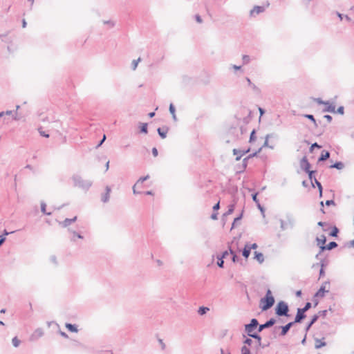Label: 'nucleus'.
Returning a JSON list of instances; mask_svg holds the SVG:
<instances>
[{
    "label": "nucleus",
    "instance_id": "f257e3e1",
    "mask_svg": "<svg viewBox=\"0 0 354 354\" xmlns=\"http://www.w3.org/2000/svg\"><path fill=\"white\" fill-rule=\"evenodd\" d=\"M74 186L78 187L85 191L88 190L93 183L89 180H84L79 175H74L72 177Z\"/></svg>",
    "mask_w": 354,
    "mask_h": 354
},
{
    "label": "nucleus",
    "instance_id": "f03ea898",
    "mask_svg": "<svg viewBox=\"0 0 354 354\" xmlns=\"http://www.w3.org/2000/svg\"><path fill=\"white\" fill-rule=\"evenodd\" d=\"M275 314L278 317H289V306L288 304L283 301H280L277 303L275 308Z\"/></svg>",
    "mask_w": 354,
    "mask_h": 354
},
{
    "label": "nucleus",
    "instance_id": "7ed1b4c3",
    "mask_svg": "<svg viewBox=\"0 0 354 354\" xmlns=\"http://www.w3.org/2000/svg\"><path fill=\"white\" fill-rule=\"evenodd\" d=\"M261 302L263 304L261 306V309L263 311L270 309L274 305V298L272 295V292L270 289L267 290L266 296L261 299Z\"/></svg>",
    "mask_w": 354,
    "mask_h": 354
},
{
    "label": "nucleus",
    "instance_id": "20e7f679",
    "mask_svg": "<svg viewBox=\"0 0 354 354\" xmlns=\"http://www.w3.org/2000/svg\"><path fill=\"white\" fill-rule=\"evenodd\" d=\"M286 221L283 219H279L280 228L282 231H284L288 228H293L295 224V220L292 214H286Z\"/></svg>",
    "mask_w": 354,
    "mask_h": 354
},
{
    "label": "nucleus",
    "instance_id": "39448f33",
    "mask_svg": "<svg viewBox=\"0 0 354 354\" xmlns=\"http://www.w3.org/2000/svg\"><path fill=\"white\" fill-rule=\"evenodd\" d=\"M259 322L256 318H252L249 324H245V333L249 337L254 334V330H258Z\"/></svg>",
    "mask_w": 354,
    "mask_h": 354
},
{
    "label": "nucleus",
    "instance_id": "423d86ee",
    "mask_svg": "<svg viewBox=\"0 0 354 354\" xmlns=\"http://www.w3.org/2000/svg\"><path fill=\"white\" fill-rule=\"evenodd\" d=\"M237 128L238 127H231L227 131V136L232 141L242 140L241 135H240L239 132L236 131Z\"/></svg>",
    "mask_w": 354,
    "mask_h": 354
},
{
    "label": "nucleus",
    "instance_id": "0eeeda50",
    "mask_svg": "<svg viewBox=\"0 0 354 354\" xmlns=\"http://www.w3.org/2000/svg\"><path fill=\"white\" fill-rule=\"evenodd\" d=\"M68 232L70 234V241L71 242L77 243V239H83L84 236L78 232L73 230L72 228H68Z\"/></svg>",
    "mask_w": 354,
    "mask_h": 354
},
{
    "label": "nucleus",
    "instance_id": "6e6552de",
    "mask_svg": "<svg viewBox=\"0 0 354 354\" xmlns=\"http://www.w3.org/2000/svg\"><path fill=\"white\" fill-rule=\"evenodd\" d=\"M277 320L274 318H270L268 321H266L264 324H259L258 326V332L261 333L266 328H268L272 327L275 323Z\"/></svg>",
    "mask_w": 354,
    "mask_h": 354
},
{
    "label": "nucleus",
    "instance_id": "1a4fd4ad",
    "mask_svg": "<svg viewBox=\"0 0 354 354\" xmlns=\"http://www.w3.org/2000/svg\"><path fill=\"white\" fill-rule=\"evenodd\" d=\"M330 282L328 281H324L317 292L315 294V297H324L325 292H328L329 290H326V286H329Z\"/></svg>",
    "mask_w": 354,
    "mask_h": 354
},
{
    "label": "nucleus",
    "instance_id": "9d476101",
    "mask_svg": "<svg viewBox=\"0 0 354 354\" xmlns=\"http://www.w3.org/2000/svg\"><path fill=\"white\" fill-rule=\"evenodd\" d=\"M250 337L257 340V347H260L261 348H266L270 346L269 342H267V345H262L261 337L257 333H255L254 334H252V335L250 336Z\"/></svg>",
    "mask_w": 354,
    "mask_h": 354
},
{
    "label": "nucleus",
    "instance_id": "9b49d317",
    "mask_svg": "<svg viewBox=\"0 0 354 354\" xmlns=\"http://www.w3.org/2000/svg\"><path fill=\"white\" fill-rule=\"evenodd\" d=\"M294 324H295V323H293V322H290L284 326L278 327V328L281 329L280 335L285 336ZM277 327L274 328V329H277Z\"/></svg>",
    "mask_w": 354,
    "mask_h": 354
},
{
    "label": "nucleus",
    "instance_id": "f8f14e48",
    "mask_svg": "<svg viewBox=\"0 0 354 354\" xmlns=\"http://www.w3.org/2000/svg\"><path fill=\"white\" fill-rule=\"evenodd\" d=\"M44 335V330L41 328H37L31 335L30 341H36Z\"/></svg>",
    "mask_w": 354,
    "mask_h": 354
},
{
    "label": "nucleus",
    "instance_id": "ddd939ff",
    "mask_svg": "<svg viewBox=\"0 0 354 354\" xmlns=\"http://www.w3.org/2000/svg\"><path fill=\"white\" fill-rule=\"evenodd\" d=\"M306 315L305 314V312L301 308H298L293 323H301L302 320L306 318Z\"/></svg>",
    "mask_w": 354,
    "mask_h": 354
},
{
    "label": "nucleus",
    "instance_id": "4468645a",
    "mask_svg": "<svg viewBox=\"0 0 354 354\" xmlns=\"http://www.w3.org/2000/svg\"><path fill=\"white\" fill-rule=\"evenodd\" d=\"M300 167L305 172L310 171V164L306 156L303 157L302 159L300 160Z\"/></svg>",
    "mask_w": 354,
    "mask_h": 354
},
{
    "label": "nucleus",
    "instance_id": "2eb2a0df",
    "mask_svg": "<svg viewBox=\"0 0 354 354\" xmlns=\"http://www.w3.org/2000/svg\"><path fill=\"white\" fill-rule=\"evenodd\" d=\"M337 247V243L335 241H331L327 245H319L320 252H323L324 250H331Z\"/></svg>",
    "mask_w": 354,
    "mask_h": 354
},
{
    "label": "nucleus",
    "instance_id": "dca6fc26",
    "mask_svg": "<svg viewBox=\"0 0 354 354\" xmlns=\"http://www.w3.org/2000/svg\"><path fill=\"white\" fill-rule=\"evenodd\" d=\"M111 192V187L109 186H106L105 188V193L102 194V196H101L102 202H103L104 203L109 202V198H110Z\"/></svg>",
    "mask_w": 354,
    "mask_h": 354
},
{
    "label": "nucleus",
    "instance_id": "f3484780",
    "mask_svg": "<svg viewBox=\"0 0 354 354\" xmlns=\"http://www.w3.org/2000/svg\"><path fill=\"white\" fill-rule=\"evenodd\" d=\"M265 8L263 6H255L252 10H250V15L252 17L255 16V15H259L263 12H264Z\"/></svg>",
    "mask_w": 354,
    "mask_h": 354
},
{
    "label": "nucleus",
    "instance_id": "a211bd4d",
    "mask_svg": "<svg viewBox=\"0 0 354 354\" xmlns=\"http://www.w3.org/2000/svg\"><path fill=\"white\" fill-rule=\"evenodd\" d=\"M77 221V216H74L72 218H65L62 222L59 223V225L63 227H66Z\"/></svg>",
    "mask_w": 354,
    "mask_h": 354
},
{
    "label": "nucleus",
    "instance_id": "6ab92c4d",
    "mask_svg": "<svg viewBox=\"0 0 354 354\" xmlns=\"http://www.w3.org/2000/svg\"><path fill=\"white\" fill-rule=\"evenodd\" d=\"M249 151H250V148L246 150H240V149H233L234 155H237L238 153H241V156H236L235 160L236 161L240 160L241 157L243 156H244L245 154L248 153Z\"/></svg>",
    "mask_w": 354,
    "mask_h": 354
},
{
    "label": "nucleus",
    "instance_id": "aec40b11",
    "mask_svg": "<svg viewBox=\"0 0 354 354\" xmlns=\"http://www.w3.org/2000/svg\"><path fill=\"white\" fill-rule=\"evenodd\" d=\"M168 131H169V128L167 127H158L157 129L158 135L162 138H165L167 137Z\"/></svg>",
    "mask_w": 354,
    "mask_h": 354
},
{
    "label": "nucleus",
    "instance_id": "412c9836",
    "mask_svg": "<svg viewBox=\"0 0 354 354\" xmlns=\"http://www.w3.org/2000/svg\"><path fill=\"white\" fill-rule=\"evenodd\" d=\"M318 319H319V315H315L313 316L311 320L306 325V326L305 328L306 332H308L310 330L311 326L318 320Z\"/></svg>",
    "mask_w": 354,
    "mask_h": 354
},
{
    "label": "nucleus",
    "instance_id": "4be33fe9",
    "mask_svg": "<svg viewBox=\"0 0 354 354\" xmlns=\"http://www.w3.org/2000/svg\"><path fill=\"white\" fill-rule=\"evenodd\" d=\"M317 245L319 247V245H324L326 242V237L324 234H322L316 238Z\"/></svg>",
    "mask_w": 354,
    "mask_h": 354
},
{
    "label": "nucleus",
    "instance_id": "5701e85b",
    "mask_svg": "<svg viewBox=\"0 0 354 354\" xmlns=\"http://www.w3.org/2000/svg\"><path fill=\"white\" fill-rule=\"evenodd\" d=\"M330 157V153L328 151L323 150L322 152L321 156H319L318 161L319 162H323L326 160Z\"/></svg>",
    "mask_w": 354,
    "mask_h": 354
},
{
    "label": "nucleus",
    "instance_id": "b1692460",
    "mask_svg": "<svg viewBox=\"0 0 354 354\" xmlns=\"http://www.w3.org/2000/svg\"><path fill=\"white\" fill-rule=\"evenodd\" d=\"M254 259L259 263H262L264 261V256L261 252L255 251Z\"/></svg>",
    "mask_w": 354,
    "mask_h": 354
},
{
    "label": "nucleus",
    "instance_id": "393cba45",
    "mask_svg": "<svg viewBox=\"0 0 354 354\" xmlns=\"http://www.w3.org/2000/svg\"><path fill=\"white\" fill-rule=\"evenodd\" d=\"M251 251L249 249V243L245 244L242 250V255L245 259H248L250 254Z\"/></svg>",
    "mask_w": 354,
    "mask_h": 354
},
{
    "label": "nucleus",
    "instance_id": "a878e982",
    "mask_svg": "<svg viewBox=\"0 0 354 354\" xmlns=\"http://www.w3.org/2000/svg\"><path fill=\"white\" fill-rule=\"evenodd\" d=\"M326 106L324 109V112L335 113V106L329 102V104H325Z\"/></svg>",
    "mask_w": 354,
    "mask_h": 354
},
{
    "label": "nucleus",
    "instance_id": "bb28decb",
    "mask_svg": "<svg viewBox=\"0 0 354 354\" xmlns=\"http://www.w3.org/2000/svg\"><path fill=\"white\" fill-rule=\"evenodd\" d=\"M15 232L12 231V232H8L6 230H4L3 232V234L0 236V247L3 244V243L5 242L6 241V236L10 234H12L14 233Z\"/></svg>",
    "mask_w": 354,
    "mask_h": 354
},
{
    "label": "nucleus",
    "instance_id": "cd10ccee",
    "mask_svg": "<svg viewBox=\"0 0 354 354\" xmlns=\"http://www.w3.org/2000/svg\"><path fill=\"white\" fill-rule=\"evenodd\" d=\"M326 345V343L324 341L317 339V338L315 339V347L316 349L321 348L322 347L325 346Z\"/></svg>",
    "mask_w": 354,
    "mask_h": 354
},
{
    "label": "nucleus",
    "instance_id": "c85d7f7f",
    "mask_svg": "<svg viewBox=\"0 0 354 354\" xmlns=\"http://www.w3.org/2000/svg\"><path fill=\"white\" fill-rule=\"evenodd\" d=\"M65 326L71 332L77 333L78 331V329H77L76 325H75V324L66 323Z\"/></svg>",
    "mask_w": 354,
    "mask_h": 354
},
{
    "label": "nucleus",
    "instance_id": "c756f323",
    "mask_svg": "<svg viewBox=\"0 0 354 354\" xmlns=\"http://www.w3.org/2000/svg\"><path fill=\"white\" fill-rule=\"evenodd\" d=\"M253 93L257 95H260L261 94V90L259 87H258L255 84L250 86Z\"/></svg>",
    "mask_w": 354,
    "mask_h": 354
},
{
    "label": "nucleus",
    "instance_id": "7c9ffc66",
    "mask_svg": "<svg viewBox=\"0 0 354 354\" xmlns=\"http://www.w3.org/2000/svg\"><path fill=\"white\" fill-rule=\"evenodd\" d=\"M344 167V165L342 162H336L333 165L330 166V168H335L337 169L341 170Z\"/></svg>",
    "mask_w": 354,
    "mask_h": 354
},
{
    "label": "nucleus",
    "instance_id": "2f4dec72",
    "mask_svg": "<svg viewBox=\"0 0 354 354\" xmlns=\"http://www.w3.org/2000/svg\"><path fill=\"white\" fill-rule=\"evenodd\" d=\"M62 127V123L59 120H54L51 128L59 132V129Z\"/></svg>",
    "mask_w": 354,
    "mask_h": 354
},
{
    "label": "nucleus",
    "instance_id": "473e14b6",
    "mask_svg": "<svg viewBox=\"0 0 354 354\" xmlns=\"http://www.w3.org/2000/svg\"><path fill=\"white\" fill-rule=\"evenodd\" d=\"M236 131L240 133V135H241V139H243V135L247 133L248 129L245 126H240L238 127Z\"/></svg>",
    "mask_w": 354,
    "mask_h": 354
},
{
    "label": "nucleus",
    "instance_id": "72a5a7b5",
    "mask_svg": "<svg viewBox=\"0 0 354 354\" xmlns=\"http://www.w3.org/2000/svg\"><path fill=\"white\" fill-rule=\"evenodd\" d=\"M170 113L172 115V118L174 121L177 120V118L176 115V109L173 104H170L169 108Z\"/></svg>",
    "mask_w": 354,
    "mask_h": 354
},
{
    "label": "nucleus",
    "instance_id": "f704fd0d",
    "mask_svg": "<svg viewBox=\"0 0 354 354\" xmlns=\"http://www.w3.org/2000/svg\"><path fill=\"white\" fill-rule=\"evenodd\" d=\"M209 310V308L208 307H205V306H201L199 307L198 310V313L200 315H205L208 311Z\"/></svg>",
    "mask_w": 354,
    "mask_h": 354
},
{
    "label": "nucleus",
    "instance_id": "c9c22d12",
    "mask_svg": "<svg viewBox=\"0 0 354 354\" xmlns=\"http://www.w3.org/2000/svg\"><path fill=\"white\" fill-rule=\"evenodd\" d=\"M319 265L321 266L320 270H319V277H322L325 275V271L324 269V267L325 266L324 264V259H322L319 262Z\"/></svg>",
    "mask_w": 354,
    "mask_h": 354
},
{
    "label": "nucleus",
    "instance_id": "e433bc0d",
    "mask_svg": "<svg viewBox=\"0 0 354 354\" xmlns=\"http://www.w3.org/2000/svg\"><path fill=\"white\" fill-rule=\"evenodd\" d=\"M41 211L43 214L48 215V216L51 215V214H52L51 212H46V204L44 201L41 202Z\"/></svg>",
    "mask_w": 354,
    "mask_h": 354
},
{
    "label": "nucleus",
    "instance_id": "4c0bfd02",
    "mask_svg": "<svg viewBox=\"0 0 354 354\" xmlns=\"http://www.w3.org/2000/svg\"><path fill=\"white\" fill-rule=\"evenodd\" d=\"M314 182L318 187L319 192V197L322 196L323 187L320 182H319L316 178H314Z\"/></svg>",
    "mask_w": 354,
    "mask_h": 354
},
{
    "label": "nucleus",
    "instance_id": "58836bf2",
    "mask_svg": "<svg viewBox=\"0 0 354 354\" xmlns=\"http://www.w3.org/2000/svg\"><path fill=\"white\" fill-rule=\"evenodd\" d=\"M271 136H272V135H271V134H268V135H266V138H265V142H264V143H263V145L262 147H269V148H270V149H272L274 148V147H273V146H270V145H269V144H268V139H269V138H270Z\"/></svg>",
    "mask_w": 354,
    "mask_h": 354
},
{
    "label": "nucleus",
    "instance_id": "ea45409f",
    "mask_svg": "<svg viewBox=\"0 0 354 354\" xmlns=\"http://www.w3.org/2000/svg\"><path fill=\"white\" fill-rule=\"evenodd\" d=\"M234 208H235V205L234 204L230 205L228 206L227 211L223 214V216H227V215H230V214H232L234 210Z\"/></svg>",
    "mask_w": 354,
    "mask_h": 354
},
{
    "label": "nucleus",
    "instance_id": "a19ab883",
    "mask_svg": "<svg viewBox=\"0 0 354 354\" xmlns=\"http://www.w3.org/2000/svg\"><path fill=\"white\" fill-rule=\"evenodd\" d=\"M248 160H248V158L247 157H245L243 160V161H242V169L238 170L237 172L241 173V172L243 171L246 169Z\"/></svg>",
    "mask_w": 354,
    "mask_h": 354
},
{
    "label": "nucleus",
    "instance_id": "79ce46f5",
    "mask_svg": "<svg viewBox=\"0 0 354 354\" xmlns=\"http://www.w3.org/2000/svg\"><path fill=\"white\" fill-rule=\"evenodd\" d=\"M338 233H339V229L336 226H334L332 228V230L330 231V232L329 233V235L333 237H336V236H337Z\"/></svg>",
    "mask_w": 354,
    "mask_h": 354
},
{
    "label": "nucleus",
    "instance_id": "37998d69",
    "mask_svg": "<svg viewBox=\"0 0 354 354\" xmlns=\"http://www.w3.org/2000/svg\"><path fill=\"white\" fill-rule=\"evenodd\" d=\"M229 251H230V253L232 254V260L234 263H236V261H239V257H237V255L235 254V252H234V250H232L231 249V248L230 247L229 248Z\"/></svg>",
    "mask_w": 354,
    "mask_h": 354
},
{
    "label": "nucleus",
    "instance_id": "c03bdc74",
    "mask_svg": "<svg viewBox=\"0 0 354 354\" xmlns=\"http://www.w3.org/2000/svg\"><path fill=\"white\" fill-rule=\"evenodd\" d=\"M308 174V178L311 180L312 185L314 187L313 181L314 178L315 177L314 176V174L315 173V171L310 170L309 171L306 172Z\"/></svg>",
    "mask_w": 354,
    "mask_h": 354
},
{
    "label": "nucleus",
    "instance_id": "a18cd8bd",
    "mask_svg": "<svg viewBox=\"0 0 354 354\" xmlns=\"http://www.w3.org/2000/svg\"><path fill=\"white\" fill-rule=\"evenodd\" d=\"M242 60H243V65H246V64H248L250 62L251 59H250V57L249 55H243V57H242Z\"/></svg>",
    "mask_w": 354,
    "mask_h": 354
},
{
    "label": "nucleus",
    "instance_id": "49530a36",
    "mask_svg": "<svg viewBox=\"0 0 354 354\" xmlns=\"http://www.w3.org/2000/svg\"><path fill=\"white\" fill-rule=\"evenodd\" d=\"M141 133H147V123H141L140 129Z\"/></svg>",
    "mask_w": 354,
    "mask_h": 354
},
{
    "label": "nucleus",
    "instance_id": "de8ad7c7",
    "mask_svg": "<svg viewBox=\"0 0 354 354\" xmlns=\"http://www.w3.org/2000/svg\"><path fill=\"white\" fill-rule=\"evenodd\" d=\"M149 178V175H147L145 176H143V177H140L136 182V185H139V184H142L143 182H145V180H148Z\"/></svg>",
    "mask_w": 354,
    "mask_h": 354
},
{
    "label": "nucleus",
    "instance_id": "09e8293b",
    "mask_svg": "<svg viewBox=\"0 0 354 354\" xmlns=\"http://www.w3.org/2000/svg\"><path fill=\"white\" fill-rule=\"evenodd\" d=\"M241 351V354H250V348L245 345L242 346Z\"/></svg>",
    "mask_w": 354,
    "mask_h": 354
},
{
    "label": "nucleus",
    "instance_id": "8fccbe9b",
    "mask_svg": "<svg viewBox=\"0 0 354 354\" xmlns=\"http://www.w3.org/2000/svg\"><path fill=\"white\" fill-rule=\"evenodd\" d=\"M20 340L17 337H13L12 339V345L15 347H18L20 344Z\"/></svg>",
    "mask_w": 354,
    "mask_h": 354
},
{
    "label": "nucleus",
    "instance_id": "3c124183",
    "mask_svg": "<svg viewBox=\"0 0 354 354\" xmlns=\"http://www.w3.org/2000/svg\"><path fill=\"white\" fill-rule=\"evenodd\" d=\"M140 61V58H138V59L133 60L131 63V68L132 70L135 71L138 66V62Z\"/></svg>",
    "mask_w": 354,
    "mask_h": 354
},
{
    "label": "nucleus",
    "instance_id": "603ef678",
    "mask_svg": "<svg viewBox=\"0 0 354 354\" xmlns=\"http://www.w3.org/2000/svg\"><path fill=\"white\" fill-rule=\"evenodd\" d=\"M38 131L41 136H43L45 138H49V134L47 133L46 131H43L41 127L38 128Z\"/></svg>",
    "mask_w": 354,
    "mask_h": 354
},
{
    "label": "nucleus",
    "instance_id": "864d4df0",
    "mask_svg": "<svg viewBox=\"0 0 354 354\" xmlns=\"http://www.w3.org/2000/svg\"><path fill=\"white\" fill-rule=\"evenodd\" d=\"M217 265L219 268H223L224 267V261L223 259L221 258L219 256H217Z\"/></svg>",
    "mask_w": 354,
    "mask_h": 354
},
{
    "label": "nucleus",
    "instance_id": "5fc2aeb1",
    "mask_svg": "<svg viewBox=\"0 0 354 354\" xmlns=\"http://www.w3.org/2000/svg\"><path fill=\"white\" fill-rule=\"evenodd\" d=\"M255 134H256V131H255V129H253L252 131V132L250 133V140H249L250 142H252L256 140Z\"/></svg>",
    "mask_w": 354,
    "mask_h": 354
},
{
    "label": "nucleus",
    "instance_id": "6e6d98bb",
    "mask_svg": "<svg viewBox=\"0 0 354 354\" xmlns=\"http://www.w3.org/2000/svg\"><path fill=\"white\" fill-rule=\"evenodd\" d=\"M304 117L308 118V119H309L310 120H311L315 124V125L316 127L317 126V124L316 123V120H315V118H314V116L313 115H311V114H306V115H304Z\"/></svg>",
    "mask_w": 354,
    "mask_h": 354
},
{
    "label": "nucleus",
    "instance_id": "4d7b16f0",
    "mask_svg": "<svg viewBox=\"0 0 354 354\" xmlns=\"http://www.w3.org/2000/svg\"><path fill=\"white\" fill-rule=\"evenodd\" d=\"M242 216H243V214L241 213L239 216H237L236 218H234V220L232 223L231 229H233L235 227L236 223H238V221H239L242 218Z\"/></svg>",
    "mask_w": 354,
    "mask_h": 354
},
{
    "label": "nucleus",
    "instance_id": "13d9d810",
    "mask_svg": "<svg viewBox=\"0 0 354 354\" xmlns=\"http://www.w3.org/2000/svg\"><path fill=\"white\" fill-rule=\"evenodd\" d=\"M104 24L109 25L110 28H113L115 25V22L112 20H106L103 21Z\"/></svg>",
    "mask_w": 354,
    "mask_h": 354
},
{
    "label": "nucleus",
    "instance_id": "bf43d9fd",
    "mask_svg": "<svg viewBox=\"0 0 354 354\" xmlns=\"http://www.w3.org/2000/svg\"><path fill=\"white\" fill-rule=\"evenodd\" d=\"M314 100L319 104H329L328 101H323L321 98H315Z\"/></svg>",
    "mask_w": 354,
    "mask_h": 354
},
{
    "label": "nucleus",
    "instance_id": "052dcab7",
    "mask_svg": "<svg viewBox=\"0 0 354 354\" xmlns=\"http://www.w3.org/2000/svg\"><path fill=\"white\" fill-rule=\"evenodd\" d=\"M312 306V304L310 302H306L305 306L301 308V309L306 313L307 310H308Z\"/></svg>",
    "mask_w": 354,
    "mask_h": 354
},
{
    "label": "nucleus",
    "instance_id": "680f3d73",
    "mask_svg": "<svg viewBox=\"0 0 354 354\" xmlns=\"http://www.w3.org/2000/svg\"><path fill=\"white\" fill-rule=\"evenodd\" d=\"M253 341L251 338L247 337L243 341V343L245 344V346H251Z\"/></svg>",
    "mask_w": 354,
    "mask_h": 354
},
{
    "label": "nucleus",
    "instance_id": "e2e57ef3",
    "mask_svg": "<svg viewBox=\"0 0 354 354\" xmlns=\"http://www.w3.org/2000/svg\"><path fill=\"white\" fill-rule=\"evenodd\" d=\"M327 312H328L327 310H320L318 312V313L317 315H319V317H325L326 316Z\"/></svg>",
    "mask_w": 354,
    "mask_h": 354
},
{
    "label": "nucleus",
    "instance_id": "0e129e2a",
    "mask_svg": "<svg viewBox=\"0 0 354 354\" xmlns=\"http://www.w3.org/2000/svg\"><path fill=\"white\" fill-rule=\"evenodd\" d=\"M261 148H260L257 151L253 153H251V154H249L247 158H248V160H250V158L254 157V156H257V154L261 151Z\"/></svg>",
    "mask_w": 354,
    "mask_h": 354
},
{
    "label": "nucleus",
    "instance_id": "69168bd1",
    "mask_svg": "<svg viewBox=\"0 0 354 354\" xmlns=\"http://www.w3.org/2000/svg\"><path fill=\"white\" fill-rule=\"evenodd\" d=\"M321 147H322L321 145H318L317 142H315V143L312 144V145L310 146V151H312L314 149V148L320 149Z\"/></svg>",
    "mask_w": 354,
    "mask_h": 354
},
{
    "label": "nucleus",
    "instance_id": "338daca9",
    "mask_svg": "<svg viewBox=\"0 0 354 354\" xmlns=\"http://www.w3.org/2000/svg\"><path fill=\"white\" fill-rule=\"evenodd\" d=\"M335 113H337L339 114L343 115L344 113V106H341L338 107L337 111H335Z\"/></svg>",
    "mask_w": 354,
    "mask_h": 354
},
{
    "label": "nucleus",
    "instance_id": "774afa93",
    "mask_svg": "<svg viewBox=\"0 0 354 354\" xmlns=\"http://www.w3.org/2000/svg\"><path fill=\"white\" fill-rule=\"evenodd\" d=\"M257 195H258V193H254L252 195V200L253 201H254L256 203H259V200L257 198Z\"/></svg>",
    "mask_w": 354,
    "mask_h": 354
}]
</instances>
